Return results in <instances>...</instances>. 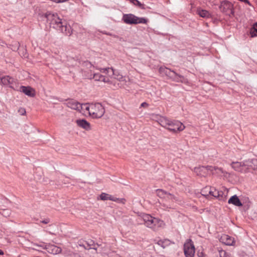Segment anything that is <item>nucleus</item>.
Masks as SVG:
<instances>
[{
	"label": "nucleus",
	"instance_id": "nucleus-20",
	"mask_svg": "<svg viewBox=\"0 0 257 257\" xmlns=\"http://www.w3.org/2000/svg\"><path fill=\"white\" fill-rule=\"evenodd\" d=\"M66 104L68 107L77 111L79 110V107L80 106V103L74 99H70L68 100L66 102Z\"/></svg>",
	"mask_w": 257,
	"mask_h": 257
},
{
	"label": "nucleus",
	"instance_id": "nucleus-30",
	"mask_svg": "<svg viewBox=\"0 0 257 257\" xmlns=\"http://www.w3.org/2000/svg\"><path fill=\"white\" fill-rule=\"evenodd\" d=\"M158 243L164 248L169 243V240H159Z\"/></svg>",
	"mask_w": 257,
	"mask_h": 257
},
{
	"label": "nucleus",
	"instance_id": "nucleus-36",
	"mask_svg": "<svg viewBox=\"0 0 257 257\" xmlns=\"http://www.w3.org/2000/svg\"><path fill=\"white\" fill-rule=\"evenodd\" d=\"M99 72L101 73V72L100 71H99ZM102 74H103V76H108V74H105L102 73Z\"/></svg>",
	"mask_w": 257,
	"mask_h": 257
},
{
	"label": "nucleus",
	"instance_id": "nucleus-3",
	"mask_svg": "<svg viewBox=\"0 0 257 257\" xmlns=\"http://www.w3.org/2000/svg\"><path fill=\"white\" fill-rule=\"evenodd\" d=\"M145 225L153 230H157L161 227H164L165 225L164 222L148 214H143L142 216Z\"/></svg>",
	"mask_w": 257,
	"mask_h": 257
},
{
	"label": "nucleus",
	"instance_id": "nucleus-24",
	"mask_svg": "<svg viewBox=\"0 0 257 257\" xmlns=\"http://www.w3.org/2000/svg\"><path fill=\"white\" fill-rule=\"evenodd\" d=\"M228 203L232 204L238 207L242 206V204L236 195H233L230 198L228 201Z\"/></svg>",
	"mask_w": 257,
	"mask_h": 257
},
{
	"label": "nucleus",
	"instance_id": "nucleus-23",
	"mask_svg": "<svg viewBox=\"0 0 257 257\" xmlns=\"http://www.w3.org/2000/svg\"><path fill=\"white\" fill-rule=\"evenodd\" d=\"M159 71L160 74L162 75H165L170 78H173V76L172 74L173 73V71H172L171 69H168L165 67H161L159 68Z\"/></svg>",
	"mask_w": 257,
	"mask_h": 257
},
{
	"label": "nucleus",
	"instance_id": "nucleus-14",
	"mask_svg": "<svg viewBox=\"0 0 257 257\" xmlns=\"http://www.w3.org/2000/svg\"><path fill=\"white\" fill-rule=\"evenodd\" d=\"M219 240L221 242L227 245H234L235 243L234 238L227 234H222Z\"/></svg>",
	"mask_w": 257,
	"mask_h": 257
},
{
	"label": "nucleus",
	"instance_id": "nucleus-28",
	"mask_svg": "<svg viewBox=\"0 0 257 257\" xmlns=\"http://www.w3.org/2000/svg\"><path fill=\"white\" fill-rule=\"evenodd\" d=\"M249 34L251 37H254L257 35V22L255 23L250 29Z\"/></svg>",
	"mask_w": 257,
	"mask_h": 257
},
{
	"label": "nucleus",
	"instance_id": "nucleus-31",
	"mask_svg": "<svg viewBox=\"0 0 257 257\" xmlns=\"http://www.w3.org/2000/svg\"><path fill=\"white\" fill-rule=\"evenodd\" d=\"M131 3H133L136 6H140L141 5L140 2L138 1V0H129Z\"/></svg>",
	"mask_w": 257,
	"mask_h": 257
},
{
	"label": "nucleus",
	"instance_id": "nucleus-10",
	"mask_svg": "<svg viewBox=\"0 0 257 257\" xmlns=\"http://www.w3.org/2000/svg\"><path fill=\"white\" fill-rule=\"evenodd\" d=\"M184 253L186 257H194L195 249L192 241L188 239L184 245Z\"/></svg>",
	"mask_w": 257,
	"mask_h": 257
},
{
	"label": "nucleus",
	"instance_id": "nucleus-5",
	"mask_svg": "<svg viewBox=\"0 0 257 257\" xmlns=\"http://www.w3.org/2000/svg\"><path fill=\"white\" fill-rule=\"evenodd\" d=\"M194 171L198 176H205L210 173L214 174L222 172V170L214 166H207L206 167L199 166L195 167Z\"/></svg>",
	"mask_w": 257,
	"mask_h": 257
},
{
	"label": "nucleus",
	"instance_id": "nucleus-33",
	"mask_svg": "<svg viewBox=\"0 0 257 257\" xmlns=\"http://www.w3.org/2000/svg\"><path fill=\"white\" fill-rule=\"evenodd\" d=\"M50 222V219L49 218H46L42 221H41V222L44 224H47Z\"/></svg>",
	"mask_w": 257,
	"mask_h": 257
},
{
	"label": "nucleus",
	"instance_id": "nucleus-12",
	"mask_svg": "<svg viewBox=\"0 0 257 257\" xmlns=\"http://www.w3.org/2000/svg\"><path fill=\"white\" fill-rule=\"evenodd\" d=\"M37 246H41L43 248L47 250L48 252L50 253H52L53 254H59L61 252L62 249L61 247L57 246L53 244H46V245H38L36 244Z\"/></svg>",
	"mask_w": 257,
	"mask_h": 257
},
{
	"label": "nucleus",
	"instance_id": "nucleus-1",
	"mask_svg": "<svg viewBox=\"0 0 257 257\" xmlns=\"http://www.w3.org/2000/svg\"><path fill=\"white\" fill-rule=\"evenodd\" d=\"M153 119L156 120L162 127L171 132L176 133L183 131L185 126L180 121L172 120L166 117L160 116L158 114H152Z\"/></svg>",
	"mask_w": 257,
	"mask_h": 257
},
{
	"label": "nucleus",
	"instance_id": "nucleus-7",
	"mask_svg": "<svg viewBox=\"0 0 257 257\" xmlns=\"http://www.w3.org/2000/svg\"><path fill=\"white\" fill-rule=\"evenodd\" d=\"M105 113L103 106L99 103H91L89 108V115L93 118L101 117Z\"/></svg>",
	"mask_w": 257,
	"mask_h": 257
},
{
	"label": "nucleus",
	"instance_id": "nucleus-8",
	"mask_svg": "<svg viewBox=\"0 0 257 257\" xmlns=\"http://www.w3.org/2000/svg\"><path fill=\"white\" fill-rule=\"evenodd\" d=\"M122 20L124 23L131 25L138 24H146L148 22V20L146 18H139L132 14L123 15Z\"/></svg>",
	"mask_w": 257,
	"mask_h": 257
},
{
	"label": "nucleus",
	"instance_id": "nucleus-34",
	"mask_svg": "<svg viewBox=\"0 0 257 257\" xmlns=\"http://www.w3.org/2000/svg\"><path fill=\"white\" fill-rule=\"evenodd\" d=\"M19 112H20L22 115H24L26 113V110L24 108L20 109Z\"/></svg>",
	"mask_w": 257,
	"mask_h": 257
},
{
	"label": "nucleus",
	"instance_id": "nucleus-29",
	"mask_svg": "<svg viewBox=\"0 0 257 257\" xmlns=\"http://www.w3.org/2000/svg\"><path fill=\"white\" fill-rule=\"evenodd\" d=\"M220 257H231L230 254L226 252L225 250H221L219 251Z\"/></svg>",
	"mask_w": 257,
	"mask_h": 257
},
{
	"label": "nucleus",
	"instance_id": "nucleus-26",
	"mask_svg": "<svg viewBox=\"0 0 257 257\" xmlns=\"http://www.w3.org/2000/svg\"><path fill=\"white\" fill-rule=\"evenodd\" d=\"M173 73L174 74H172L173 77L172 78L174 81L176 82H181L183 83L187 82L186 79L183 76L178 75L174 71H173Z\"/></svg>",
	"mask_w": 257,
	"mask_h": 257
},
{
	"label": "nucleus",
	"instance_id": "nucleus-27",
	"mask_svg": "<svg viewBox=\"0 0 257 257\" xmlns=\"http://www.w3.org/2000/svg\"><path fill=\"white\" fill-rule=\"evenodd\" d=\"M197 13L198 15H199L201 17L204 18H209L210 16V14L209 12L206 10H202V9H198L197 11Z\"/></svg>",
	"mask_w": 257,
	"mask_h": 257
},
{
	"label": "nucleus",
	"instance_id": "nucleus-13",
	"mask_svg": "<svg viewBox=\"0 0 257 257\" xmlns=\"http://www.w3.org/2000/svg\"><path fill=\"white\" fill-rule=\"evenodd\" d=\"M220 8L223 12L231 14L233 13V5L228 1L222 2L220 4Z\"/></svg>",
	"mask_w": 257,
	"mask_h": 257
},
{
	"label": "nucleus",
	"instance_id": "nucleus-11",
	"mask_svg": "<svg viewBox=\"0 0 257 257\" xmlns=\"http://www.w3.org/2000/svg\"><path fill=\"white\" fill-rule=\"evenodd\" d=\"M99 199L103 201L109 200L123 204L126 202V200L124 198H118L105 193H102L99 195Z\"/></svg>",
	"mask_w": 257,
	"mask_h": 257
},
{
	"label": "nucleus",
	"instance_id": "nucleus-37",
	"mask_svg": "<svg viewBox=\"0 0 257 257\" xmlns=\"http://www.w3.org/2000/svg\"><path fill=\"white\" fill-rule=\"evenodd\" d=\"M8 212H9V211H8ZM7 214L8 215H9V212L7 213Z\"/></svg>",
	"mask_w": 257,
	"mask_h": 257
},
{
	"label": "nucleus",
	"instance_id": "nucleus-6",
	"mask_svg": "<svg viewBox=\"0 0 257 257\" xmlns=\"http://www.w3.org/2000/svg\"><path fill=\"white\" fill-rule=\"evenodd\" d=\"M97 70L100 71L101 73H104L105 74H108L110 77H112L113 80V82L116 84H119V83H116L115 80L121 82H125V78L124 76H123L121 74H120L118 72H114L113 69L111 68H97ZM120 84H119V87H120ZM118 88V87H117ZM117 88V87L116 88Z\"/></svg>",
	"mask_w": 257,
	"mask_h": 257
},
{
	"label": "nucleus",
	"instance_id": "nucleus-2",
	"mask_svg": "<svg viewBox=\"0 0 257 257\" xmlns=\"http://www.w3.org/2000/svg\"><path fill=\"white\" fill-rule=\"evenodd\" d=\"M45 17L47 19V22L53 28L59 30L61 32L66 35H70L71 34V32L70 31V26L65 25L57 14L48 12L45 14Z\"/></svg>",
	"mask_w": 257,
	"mask_h": 257
},
{
	"label": "nucleus",
	"instance_id": "nucleus-9",
	"mask_svg": "<svg viewBox=\"0 0 257 257\" xmlns=\"http://www.w3.org/2000/svg\"><path fill=\"white\" fill-rule=\"evenodd\" d=\"M251 161L245 162H232L231 164L232 168L235 171L240 172H245L249 169V167H252Z\"/></svg>",
	"mask_w": 257,
	"mask_h": 257
},
{
	"label": "nucleus",
	"instance_id": "nucleus-21",
	"mask_svg": "<svg viewBox=\"0 0 257 257\" xmlns=\"http://www.w3.org/2000/svg\"><path fill=\"white\" fill-rule=\"evenodd\" d=\"M20 90L29 96H34L35 94L34 89L31 87L22 86L20 88Z\"/></svg>",
	"mask_w": 257,
	"mask_h": 257
},
{
	"label": "nucleus",
	"instance_id": "nucleus-15",
	"mask_svg": "<svg viewBox=\"0 0 257 257\" xmlns=\"http://www.w3.org/2000/svg\"><path fill=\"white\" fill-rule=\"evenodd\" d=\"M216 195L213 194V196L215 198H217L220 200H225L228 194V190L225 188H223L221 191H217L216 190Z\"/></svg>",
	"mask_w": 257,
	"mask_h": 257
},
{
	"label": "nucleus",
	"instance_id": "nucleus-19",
	"mask_svg": "<svg viewBox=\"0 0 257 257\" xmlns=\"http://www.w3.org/2000/svg\"><path fill=\"white\" fill-rule=\"evenodd\" d=\"M177 200L176 198L171 194V197H166L164 199L163 206L166 208H171L173 203Z\"/></svg>",
	"mask_w": 257,
	"mask_h": 257
},
{
	"label": "nucleus",
	"instance_id": "nucleus-32",
	"mask_svg": "<svg viewBox=\"0 0 257 257\" xmlns=\"http://www.w3.org/2000/svg\"><path fill=\"white\" fill-rule=\"evenodd\" d=\"M148 106H149V104H148L147 102H143V103L141 104V107H145V108H146V107H148Z\"/></svg>",
	"mask_w": 257,
	"mask_h": 257
},
{
	"label": "nucleus",
	"instance_id": "nucleus-35",
	"mask_svg": "<svg viewBox=\"0 0 257 257\" xmlns=\"http://www.w3.org/2000/svg\"><path fill=\"white\" fill-rule=\"evenodd\" d=\"M3 254H4V253H3V251L0 249V255Z\"/></svg>",
	"mask_w": 257,
	"mask_h": 257
},
{
	"label": "nucleus",
	"instance_id": "nucleus-18",
	"mask_svg": "<svg viewBox=\"0 0 257 257\" xmlns=\"http://www.w3.org/2000/svg\"><path fill=\"white\" fill-rule=\"evenodd\" d=\"M76 123L78 126H79L86 131H90L91 130V125H90V123H89L85 119H77L76 121Z\"/></svg>",
	"mask_w": 257,
	"mask_h": 257
},
{
	"label": "nucleus",
	"instance_id": "nucleus-22",
	"mask_svg": "<svg viewBox=\"0 0 257 257\" xmlns=\"http://www.w3.org/2000/svg\"><path fill=\"white\" fill-rule=\"evenodd\" d=\"M90 107V104H80V106L79 107V110L78 111L82 113L84 115H89V108Z\"/></svg>",
	"mask_w": 257,
	"mask_h": 257
},
{
	"label": "nucleus",
	"instance_id": "nucleus-17",
	"mask_svg": "<svg viewBox=\"0 0 257 257\" xmlns=\"http://www.w3.org/2000/svg\"><path fill=\"white\" fill-rule=\"evenodd\" d=\"M201 194L205 196H212L214 194L216 195V189L214 187L210 186H206L201 190Z\"/></svg>",
	"mask_w": 257,
	"mask_h": 257
},
{
	"label": "nucleus",
	"instance_id": "nucleus-25",
	"mask_svg": "<svg viewBox=\"0 0 257 257\" xmlns=\"http://www.w3.org/2000/svg\"><path fill=\"white\" fill-rule=\"evenodd\" d=\"M157 195L162 199L166 198V197H171V194L168 193L162 189H157L156 190Z\"/></svg>",
	"mask_w": 257,
	"mask_h": 257
},
{
	"label": "nucleus",
	"instance_id": "nucleus-4",
	"mask_svg": "<svg viewBox=\"0 0 257 257\" xmlns=\"http://www.w3.org/2000/svg\"><path fill=\"white\" fill-rule=\"evenodd\" d=\"M86 77L88 79H93L95 81L103 82L105 83H107L110 85H112L114 88L119 87V84H116L113 82L112 77L109 78V76H103V74L99 73H94L93 74L89 75H86Z\"/></svg>",
	"mask_w": 257,
	"mask_h": 257
},
{
	"label": "nucleus",
	"instance_id": "nucleus-16",
	"mask_svg": "<svg viewBox=\"0 0 257 257\" xmlns=\"http://www.w3.org/2000/svg\"><path fill=\"white\" fill-rule=\"evenodd\" d=\"M1 83L5 85H9L11 88H14L16 84L14 79L9 76L3 77L1 78Z\"/></svg>",
	"mask_w": 257,
	"mask_h": 257
}]
</instances>
